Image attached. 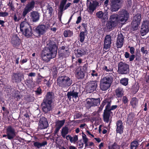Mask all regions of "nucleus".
I'll use <instances>...</instances> for the list:
<instances>
[{
    "instance_id": "nucleus-1",
    "label": "nucleus",
    "mask_w": 149,
    "mask_h": 149,
    "mask_svg": "<svg viewBox=\"0 0 149 149\" xmlns=\"http://www.w3.org/2000/svg\"><path fill=\"white\" fill-rule=\"evenodd\" d=\"M57 47L53 41L49 40L47 42V46L44 53L41 55L42 60L47 62L52 58H54L57 54Z\"/></svg>"
},
{
    "instance_id": "nucleus-2",
    "label": "nucleus",
    "mask_w": 149,
    "mask_h": 149,
    "mask_svg": "<svg viewBox=\"0 0 149 149\" xmlns=\"http://www.w3.org/2000/svg\"><path fill=\"white\" fill-rule=\"evenodd\" d=\"M120 22L117 14H113L110 16L109 20L107 22L106 26L107 29L111 30L117 26Z\"/></svg>"
},
{
    "instance_id": "nucleus-3",
    "label": "nucleus",
    "mask_w": 149,
    "mask_h": 149,
    "mask_svg": "<svg viewBox=\"0 0 149 149\" xmlns=\"http://www.w3.org/2000/svg\"><path fill=\"white\" fill-rule=\"evenodd\" d=\"M57 85L62 88L68 87L72 83V80L66 76H59L57 80Z\"/></svg>"
},
{
    "instance_id": "nucleus-4",
    "label": "nucleus",
    "mask_w": 149,
    "mask_h": 149,
    "mask_svg": "<svg viewBox=\"0 0 149 149\" xmlns=\"http://www.w3.org/2000/svg\"><path fill=\"white\" fill-rule=\"evenodd\" d=\"M80 93L79 88H74L72 91L68 92L67 93V96L70 100H71L72 97L73 101L76 102L79 100V96Z\"/></svg>"
},
{
    "instance_id": "nucleus-5",
    "label": "nucleus",
    "mask_w": 149,
    "mask_h": 149,
    "mask_svg": "<svg viewBox=\"0 0 149 149\" xmlns=\"http://www.w3.org/2000/svg\"><path fill=\"white\" fill-rule=\"evenodd\" d=\"M122 0H112L110 4V10L112 12L118 11L121 7Z\"/></svg>"
},
{
    "instance_id": "nucleus-6",
    "label": "nucleus",
    "mask_w": 149,
    "mask_h": 149,
    "mask_svg": "<svg viewBox=\"0 0 149 149\" xmlns=\"http://www.w3.org/2000/svg\"><path fill=\"white\" fill-rule=\"evenodd\" d=\"M118 72L122 74H126L129 72V65L123 62H120L118 65Z\"/></svg>"
},
{
    "instance_id": "nucleus-7",
    "label": "nucleus",
    "mask_w": 149,
    "mask_h": 149,
    "mask_svg": "<svg viewBox=\"0 0 149 149\" xmlns=\"http://www.w3.org/2000/svg\"><path fill=\"white\" fill-rule=\"evenodd\" d=\"M117 15L120 22H126L129 16V14L127 11L124 9L120 10Z\"/></svg>"
},
{
    "instance_id": "nucleus-8",
    "label": "nucleus",
    "mask_w": 149,
    "mask_h": 149,
    "mask_svg": "<svg viewBox=\"0 0 149 149\" xmlns=\"http://www.w3.org/2000/svg\"><path fill=\"white\" fill-rule=\"evenodd\" d=\"M141 17V15L140 14H138L134 16L131 23L132 28L134 30H136L138 29V26L140 24Z\"/></svg>"
},
{
    "instance_id": "nucleus-9",
    "label": "nucleus",
    "mask_w": 149,
    "mask_h": 149,
    "mask_svg": "<svg viewBox=\"0 0 149 149\" xmlns=\"http://www.w3.org/2000/svg\"><path fill=\"white\" fill-rule=\"evenodd\" d=\"M99 2L96 0H93L92 2H90L89 4H87V11L90 14H92L97 7L99 6Z\"/></svg>"
},
{
    "instance_id": "nucleus-10",
    "label": "nucleus",
    "mask_w": 149,
    "mask_h": 149,
    "mask_svg": "<svg viewBox=\"0 0 149 149\" xmlns=\"http://www.w3.org/2000/svg\"><path fill=\"white\" fill-rule=\"evenodd\" d=\"M48 29V27L44 24L38 26L35 29V32L39 36L42 35L45 33Z\"/></svg>"
},
{
    "instance_id": "nucleus-11",
    "label": "nucleus",
    "mask_w": 149,
    "mask_h": 149,
    "mask_svg": "<svg viewBox=\"0 0 149 149\" xmlns=\"http://www.w3.org/2000/svg\"><path fill=\"white\" fill-rule=\"evenodd\" d=\"M35 2L33 1L28 3L26 6L25 8L24 9L22 16L25 17L26 15L30 12L34 8Z\"/></svg>"
},
{
    "instance_id": "nucleus-12",
    "label": "nucleus",
    "mask_w": 149,
    "mask_h": 149,
    "mask_svg": "<svg viewBox=\"0 0 149 149\" xmlns=\"http://www.w3.org/2000/svg\"><path fill=\"white\" fill-rule=\"evenodd\" d=\"M114 77V76L112 73H109L106 77L102 79L100 82L108 84L109 86H111Z\"/></svg>"
},
{
    "instance_id": "nucleus-13",
    "label": "nucleus",
    "mask_w": 149,
    "mask_h": 149,
    "mask_svg": "<svg viewBox=\"0 0 149 149\" xmlns=\"http://www.w3.org/2000/svg\"><path fill=\"white\" fill-rule=\"evenodd\" d=\"M15 129L11 126H8L6 129V134L7 135V138L9 139H13L15 136Z\"/></svg>"
},
{
    "instance_id": "nucleus-14",
    "label": "nucleus",
    "mask_w": 149,
    "mask_h": 149,
    "mask_svg": "<svg viewBox=\"0 0 149 149\" xmlns=\"http://www.w3.org/2000/svg\"><path fill=\"white\" fill-rule=\"evenodd\" d=\"M97 84L96 81L88 82L87 86V91L89 93H91L96 90Z\"/></svg>"
},
{
    "instance_id": "nucleus-15",
    "label": "nucleus",
    "mask_w": 149,
    "mask_h": 149,
    "mask_svg": "<svg viewBox=\"0 0 149 149\" xmlns=\"http://www.w3.org/2000/svg\"><path fill=\"white\" fill-rule=\"evenodd\" d=\"M148 24L149 22L148 21H145L143 22L140 30L141 35L142 36H145L148 33L149 31Z\"/></svg>"
},
{
    "instance_id": "nucleus-16",
    "label": "nucleus",
    "mask_w": 149,
    "mask_h": 149,
    "mask_svg": "<svg viewBox=\"0 0 149 149\" xmlns=\"http://www.w3.org/2000/svg\"><path fill=\"white\" fill-rule=\"evenodd\" d=\"M49 124L47 118L42 117L40 118L38 124V128L40 129H45L48 126Z\"/></svg>"
},
{
    "instance_id": "nucleus-17",
    "label": "nucleus",
    "mask_w": 149,
    "mask_h": 149,
    "mask_svg": "<svg viewBox=\"0 0 149 149\" xmlns=\"http://www.w3.org/2000/svg\"><path fill=\"white\" fill-rule=\"evenodd\" d=\"M111 36L110 35H106L104 40V48L105 50L109 49L111 43Z\"/></svg>"
},
{
    "instance_id": "nucleus-18",
    "label": "nucleus",
    "mask_w": 149,
    "mask_h": 149,
    "mask_svg": "<svg viewBox=\"0 0 149 149\" xmlns=\"http://www.w3.org/2000/svg\"><path fill=\"white\" fill-rule=\"evenodd\" d=\"M96 15L97 18L104 22H106L108 19V14L102 11L97 12L96 13Z\"/></svg>"
},
{
    "instance_id": "nucleus-19",
    "label": "nucleus",
    "mask_w": 149,
    "mask_h": 149,
    "mask_svg": "<svg viewBox=\"0 0 149 149\" xmlns=\"http://www.w3.org/2000/svg\"><path fill=\"white\" fill-rule=\"evenodd\" d=\"M52 103L43 102L42 103V110L44 112L47 113L52 110L53 108Z\"/></svg>"
},
{
    "instance_id": "nucleus-20",
    "label": "nucleus",
    "mask_w": 149,
    "mask_h": 149,
    "mask_svg": "<svg viewBox=\"0 0 149 149\" xmlns=\"http://www.w3.org/2000/svg\"><path fill=\"white\" fill-rule=\"evenodd\" d=\"M124 37L121 32H119L116 45L118 48H121L123 45Z\"/></svg>"
},
{
    "instance_id": "nucleus-21",
    "label": "nucleus",
    "mask_w": 149,
    "mask_h": 149,
    "mask_svg": "<svg viewBox=\"0 0 149 149\" xmlns=\"http://www.w3.org/2000/svg\"><path fill=\"white\" fill-rule=\"evenodd\" d=\"M116 125L117 133L120 134H122L123 132L124 129V125L122 122L120 120L117 121L116 122Z\"/></svg>"
},
{
    "instance_id": "nucleus-22",
    "label": "nucleus",
    "mask_w": 149,
    "mask_h": 149,
    "mask_svg": "<svg viewBox=\"0 0 149 149\" xmlns=\"http://www.w3.org/2000/svg\"><path fill=\"white\" fill-rule=\"evenodd\" d=\"M112 113L111 111H107L106 110L104 111L103 114V118L104 121L107 123L110 122H111V119H110V115Z\"/></svg>"
},
{
    "instance_id": "nucleus-23",
    "label": "nucleus",
    "mask_w": 149,
    "mask_h": 149,
    "mask_svg": "<svg viewBox=\"0 0 149 149\" xmlns=\"http://www.w3.org/2000/svg\"><path fill=\"white\" fill-rule=\"evenodd\" d=\"M65 120H58L56 123V129L54 132L55 133H57L61 127L64 125Z\"/></svg>"
},
{
    "instance_id": "nucleus-24",
    "label": "nucleus",
    "mask_w": 149,
    "mask_h": 149,
    "mask_svg": "<svg viewBox=\"0 0 149 149\" xmlns=\"http://www.w3.org/2000/svg\"><path fill=\"white\" fill-rule=\"evenodd\" d=\"M31 17L33 22H36L39 19L40 15L38 12L33 11L30 13Z\"/></svg>"
},
{
    "instance_id": "nucleus-25",
    "label": "nucleus",
    "mask_w": 149,
    "mask_h": 149,
    "mask_svg": "<svg viewBox=\"0 0 149 149\" xmlns=\"http://www.w3.org/2000/svg\"><path fill=\"white\" fill-rule=\"evenodd\" d=\"M23 74L18 73V74H14L13 77V79L15 82H19L21 81L22 78L23 77Z\"/></svg>"
},
{
    "instance_id": "nucleus-26",
    "label": "nucleus",
    "mask_w": 149,
    "mask_h": 149,
    "mask_svg": "<svg viewBox=\"0 0 149 149\" xmlns=\"http://www.w3.org/2000/svg\"><path fill=\"white\" fill-rule=\"evenodd\" d=\"M53 98L52 93L50 92H48L43 100V102L52 103Z\"/></svg>"
},
{
    "instance_id": "nucleus-27",
    "label": "nucleus",
    "mask_w": 149,
    "mask_h": 149,
    "mask_svg": "<svg viewBox=\"0 0 149 149\" xmlns=\"http://www.w3.org/2000/svg\"><path fill=\"white\" fill-rule=\"evenodd\" d=\"M31 26L29 24L26 22H22L20 24V31L22 32L26 29H28Z\"/></svg>"
},
{
    "instance_id": "nucleus-28",
    "label": "nucleus",
    "mask_w": 149,
    "mask_h": 149,
    "mask_svg": "<svg viewBox=\"0 0 149 149\" xmlns=\"http://www.w3.org/2000/svg\"><path fill=\"white\" fill-rule=\"evenodd\" d=\"M123 89L121 87H118L115 90L116 95L117 97H120L124 95Z\"/></svg>"
},
{
    "instance_id": "nucleus-29",
    "label": "nucleus",
    "mask_w": 149,
    "mask_h": 149,
    "mask_svg": "<svg viewBox=\"0 0 149 149\" xmlns=\"http://www.w3.org/2000/svg\"><path fill=\"white\" fill-rule=\"evenodd\" d=\"M102 103L104 104V106L106 105L105 109L104 110L109 111L111 107V100L110 99H105L102 101Z\"/></svg>"
},
{
    "instance_id": "nucleus-30",
    "label": "nucleus",
    "mask_w": 149,
    "mask_h": 149,
    "mask_svg": "<svg viewBox=\"0 0 149 149\" xmlns=\"http://www.w3.org/2000/svg\"><path fill=\"white\" fill-rule=\"evenodd\" d=\"M22 32L24 36L27 37H31L33 35L32 29L31 26Z\"/></svg>"
},
{
    "instance_id": "nucleus-31",
    "label": "nucleus",
    "mask_w": 149,
    "mask_h": 149,
    "mask_svg": "<svg viewBox=\"0 0 149 149\" xmlns=\"http://www.w3.org/2000/svg\"><path fill=\"white\" fill-rule=\"evenodd\" d=\"M47 144V142L46 141H44L42 143L35 142L34 143L33 145L36 148L39 149L42 147L45 146Z\"/></svg>"
},
{
    "instance_id": "nucleus-32",
    "label": "nucleus",
    "mask_w": 149,
    "mask_h": 149,
    "mask_svg": "<svg viewBox=\"0 0 149 149\" xmlns=\"http://www.w3.org/2000/svg\"><path fill=\"white\" fill-rule=\"evenodd\" d=\"M85 106L88 109H90L92 107H93L92 98H88L86 99Z\"/></svg>"
},
{
    "instance_id": "nucleus-33",
    "label": "nucleus",
    "mask_w": 149,
    "mask_h": 149,
    "mask_svg": "<svg viewBox=\"0 0 149 149\" xmlns=\"http://www.w3.org/2000/svg\"><path fill=\"white\" fill-rule=\"evenodd\" d=\"M69 129L67 127L65 126L63 127L61 130V135L63 138H65L66 135L68 133Z\"/></svg>"
},
{
    "instance_id": "nucleus-34",
    "label": "nucleus",
    "mask_w": 149,
    "mask_h": 149,
    "mask_svg": "<svg viewBox=\"0 0 149 149\" xmlns=\"http://www.w3.org/2000/svg\"><path fill=\"white\" fill-rule=\"evenodd\" d=\"M111 86H109L108 84L100 82V87L101 90L105 91L107 90Z\"/></svg>"
},
{
    "instance_id": "nucleus-35",
    "label": "nucleus",
    "mask_w": 149,
    "mask_h": 149,
    "mask_svg": "<svg viewBox=\"0 0 149 149\" xmlns=\"http://www.w3.org/2000/svg\"><path fill=\"white\" fill-rule=\"evenodd\" d=\"M65 49V47L64 46H62L61 47H60L59 49H60V52H62L63 53H59L60 56H62L65 57V53H67V54L68 55V51L67 50H64ZM59 51V50H58Z\"/></svg>"
},
{
    "instance_id": "nucleus-36",
    "label": "nucleus",
    "mask_w": 149,
    "mask_h": 149,
    "mask_svg": "<svg viewBox=\"0 0 149 149\" xmlns=\"http://www.w3.org/2000/svg\"><path fill=\"white\" fill-rule=\"evenodd\" d=\"M73 34L72 31L68 29L65 30L63 33L64 36L65 37H70L73 35Z\"/></svg>"
},
{
    "instance_id": "nucleus-37",
    "label": "nucleus",
    "mask_w": 149,
    "mask_h": 149,
    "mask_svg": "<svg viewBox=\"0 0 149 149\" xmlns=\"http://www.w3.org/2000/svg\"><path fill=\"white\" fill-rule=\"evenodd\" d=\"M85 52L82 49H78L75 52L76 57H79L84 54Z\"/></svg>"
},
{
    "instance_id": "nucleus-38",
    "label": "nucleus",
    "mask_w": 149,
    "mask_h": 149,
    "mask_svg": "<svg viewBox=\"0 0 149 149\" xmlns=\"http://www.w3.org/2000/svg\"><path fill=\"white\" fill-rule=\"evenodd\" d=\"M93 101V107L97 106L99 105L100 103V100L99 98H92Z\"/></svg>"
},
{
    "instance_id": "nucleus-39",
    "label": "nucleus",
    "mask_w": 149,
    "mask_h": 149,
    "mask_svg": "<svg viewBox=\"0 0 149 149\" xmlns=\"http://www.w3.org/2000/svg\"><path fill=\"white\" fill-rule=\"evenodd\" d=\"M139 145V143L137 141H134L132 142L131 143V149H136Z\"/></svg>"
},
{
    "instance_id": "nucleus-40",
    "label": "nucleus",
    "mask_w": 149,
    "mask_h": 149,
    "mask_svg": "<svg viewBox=\"0 0 149 149\" xmlns=\"http://www.w3.org/2000/svg\"><path fill=\"white\" fill-rule=\"evenodd\" d=\"M108 148L109 149H120V147L117 143H114L109 146Z\"/></svg>"
},
{
    "instance_id": "nucleus-41",
    "label": "nucleus",
    "mask_w": 149,
    "mask_h": 149,
    "mask_svg": "<svg viewBox=\"0 0 149 149\" xmlns=\"http://www.w3.org/2000/svg\"><path fill=\"white\" fill-rule=\"evenodd\" d=\"M76 76L78 79H82L84 77V74L83 71H80L77 72Z\"/></svg>"
},
{
    "instance_id": "nucleus-42",
    "label": "nucleus",
    "mask_w": 149,
    "mask_h": 149,
    "mask_svg": "<svg viewBox=\"0 0 149 149\" xmlns=\"http://www.w3.org/2000/svg\"><path fill=\"white\" fill-rule=\"evenodd\" d=\"M135 115L132 113H130L128 115L127 118V121L129 122H132L134 120Z\"/></svg>"
},
{
    "instance_id": "nucleus-43",
    "label": "nucleus",
    "mask_w": 149,
    "mask_h": 149,
    "mask_svg": "<svg viewBox=\"0 0 149 149\" xmlns=\"http://www.w3.org/2000/svg\"><path fill=\"white\" fill-rule=\"evenodd\" d=\"M84 32H81L79 35V39L81 42H83L85 39V34Z\"/></svg>"
},
{
    "instance_id": "nucleus-44",
    "label": "nucleus",
    "mask_w": 149,
    "mask_h": 149,
    "mask_svg": "<svg viewBox=\"0 0 149 149\" xmlns=\"http://www.w3.org/2000/svg\"><path fill=\"white\" fill-rule=\"evenodd\" d=\"M67 0H62L61 2L59 8L61 11L64 10V6L66 3Z\"/></svg>"
},
{
    "instance_id": "nucleus-45",
    "label": "nucleus",
    "mask_w": 149,
    "mask_h": 149,
    "mask_svg": "<svg viewBox=\"0 0 149 149\" xmlns=\"http://www.w3.org/2000/svg\"><path fill=\"white\" fill-rule=\"evenodd\" d=\"M128 79L126 78L122 79L120 80V83L122 85L126 86L127 85L128 83Z\"/></svg>"
},
{
    "instance_id": "nucleus-46",
    "label": "nucleus",
    "mask_w": 149,
    "mask_h": 149,
    "mask_svg": "<svg viewBox=\"0 0 149 149\" xmlns=\"http://www.w3.org/2000/svg\"><path fill=\"white\" fill-rule=\"evenodd\" d=\"M138 102L137 99L135 97H134L131 100L130 103L132 105L135 106L137 104Z\"/></svg>"
},
{
    "instance_id": "nucleus-47",
    "label": "nucleus",
    "mask_w": 149,
    "mask_h": 149,
    "mask_svg": "<svg viewBox=\"0 0 149 149\" xmlns=\"http://www.w3.org/2000/svg\"><path fill=\"white\" fill-rule=\"evenodd\" d=\"M19 39L17 38L15 40H12V43L13 45V46L15 47L17 46L19 44Z\"/></svg>"
},
{
    "instance_id": "nucleus-48",
    "label": "nucleus",
    "mask_w": 149,
    "mask_h": 149,
    "mask_svg": "<svg viewBox=\"0 0 149 149\" xmlns=\"http://www.w3.org/2000/svg\"><path fill=\"white\" fill-rule=\"evenodd\" d=\"M82 134H83L82 135V137L83 142L84 143L88 142V139L86 135L85 134H84L83 132L82 133Z\"/></svg>"
},
{
    "instance_id": "nucleus-49",
    "label": "nucleus",
    "mask_w": 149,
    "mask_h": 149,
    "mask_svg": "<svg viewBox=\"0 0 149 149\" xmlns=\"http://www.w3.org/2000/svg\"><path fill=\"white\" fill-rule=\"evenodd\" d=\"M26 82L27 85H31L33 84V81L32 78H29L26 80Z\"/></svg>"
},
{
    "instance_id": "nucleus-50",
    "label": "nucleus",
    "mask_w": 149,
    "mask_h": 149,
    "mask_svg": "<svg viewBox=\"0 0 149 149\" xmlns=\"http://www.w3.org/2000/svg\"><path fill=\"white\" fill-rule=\"evenodd\" d=\"M102 69L103 70H105L107 72L112 71L113 70V69L112 68H108L107 66H104L102 68Z\"/></svg>"
},
{
    "instance_id": "nucleus-51",
    "label": "nucleus",
    "mask_w": 149,
    "mask_h": 149,
    "mask_svg": "<svg viewBox=\"0 0 149 149\" xmlns=\"http://www.w3.org/2000/svg\"><path fill=\"white\" fill-rule=\"evenodd\" d=\"M122 102L124 104H126L128 102V99L126 96H124L122 98Z\"/></svg>"
},
{
    "instance_id": "nucleus-52",
    "label": "nucleus",
    "mask_w": 149,
    "mask_h": 149,
    "mask_svg": "<svg viewBox=\"0 0 149 149\" xmlns=\"http://www.w3.org/2000/svg\"><path fill=\"white\" fill-rule=\"evenodd\" d=\"M8 13L7 12H0V17H6L7 16Z\"/></svg>"
},
{
    "instance_id": "nucleus-53",
    "label": "nucleus",
    "mask_w": 149,
    "mask_h": 149,
    "mask_svg": "<svg viewBox=\"0 0 149 149\" xmlns=\"http://www.w3.org/2000/svg\"><path fill=\"white\" fill-rule=\"evenodd\" d=\"M91 75L93 76V77H94V76H95L96 77H97V76H98V74L97 73L95 72V70H92V72L91 73Z\"/></svg>"
},
{
    "instance_id": "nucleus-54",
    "label": "nucleus",
    "mask_w": 149,
    "mask_h": 149,
    "mask_svg": "<svg viewBox=\"0 0 149 149\" xmlns=\"http://www.w3.org/2000/svg\"><path fill=\"white\" fill-rule=\"evenodd\" d=\"M36 94L37 95H40L42 93V91L41 89L40 88H38L37 90L35 91Z\"/></svg>"
},
{
    "instance_id": "nucleus-55",
    "label": "nucleus",
    "mask_w": 149,
    "mask_h": 149,
    "mask_svg": "<svg viewBox=\"0 0 149 149\" xmlns=\"http://www.w3.org/2000/svg\"><path fill=\"white\" fill-rule=\"evenodd\" d=\"M141 50L143 54H147L148 53V51L145 48L143 47L141 48Z\"/></svg>"
},
{
    "instance_id": "nucleus-56",
    "label": "nucleus",
    "mask_w": 149,
    "mask_h": 149,
    "mask_svg": "<svg viewBox=\"0 0 149 149\" xmlns=\"http://www.w3.org/2000/svg\"><path fill=\"white\" fill-rule=\"evenodd\" d=\"M129 48L130 49V52L132 54H134L135 53V49L134 48L132 47H129Z\"/></svg>"
},
{
    "instance_id": "nucleus-57",
    "label": "nucleus",
    "mask_w": 149,
    "mask_h": 149,
    "mask_svg": "<svg viewBox=\"0 0 149 149\" xmlns=\"http://www.w3.org/2000/svg\"><path fill=\"white\" fill-rule=\"evenodd\" d=\"M47 10L49 11V13L50 15H51L53 11L52 8L51 7H49L47 8Z\"/></svg>"
},
{
    "instance_id": "nucleus-58",
    "label": "nucleus",
    "mask_w": 149,
    "mask_h": 149,
    "mask_svg": "<svg viewBox=\"0 0 149 149\" xmlns=\"http://www.w3.org/2000/svg\"><path fill=\"white\" fill-rule=\"evenodd\" d=\"M78 145L79 146V148H82L84 146V143L81 141H80L78 143Z\"/></svg>"
},
{
    "instance_id": "nucleus-59",
    "label": "nucleus",
    "mask_w": 149,
    "mask_h": 149,
    "mask_svg": "<svg viewBox=\"0 0 149 149\" xmlns=\"http://www.w3.org/2000/svg\"><path fill=\"white\" fill-rule=\"evenodd\" d=\"M104 107V104H103L102 103V102L101 105L99 108L98 110V111L99 112H100L102 110V109Z\"/></svg>"
},
{
    "instance_id": "nucleus-60",
    "label": "nucleus",
    "mask_w": 149,
    "mask_h": 149,
    "mask_svg": "<svg viewBox=\"0 0 149 149\" xmlns=\"http://www.w3.org/2000/svg\"><path fill=\"white\" fill-rule=\"evenodd\" d=\"M74 117V119H75L79 118L81 117V115L79 113H77L75 114Z\"/></svg>"
},
{
    "instance_id": "nucleus-61",
    "label": "nucleus",
    "mask_w": 149,
    "mask_h": 149,
    "mask_svg": "<svg viewBox=\"0 0 149 149\" xmlns=\"http://www.w3.org/2000/svg\"><path fill=\"white\" fill-rule=\"evenodd\" d=\"M135 57V55L133 54H132L129 57V60L130 61H133Z\"/></svg>"
},
{
    "instance_id": "nucleus-62",
    "label": "nucleus",
    "mask_w": 149,
    "mask_h": 149,
    "mask_svg": "<svg viewBox=\"0 0 149 149\" xmlns=\"http://www.w3.org/2000/svg\"><path fill=\"white\" fill-rule=\"evenodd\" d=\"M60 12L58 13V18L60 20H61V17L62 15V12L63 11H61L60 9H59Z\"/></svg>"
},
{
    "instance_id": "nucleus-63",
    "label": "nucleus",
    "mask_w": 149,
    "mask_h": 149,
    "mask_svg": "<svg viewBox=\"0 0 149 149\" xmlns=\"http://www.w3.org/2000/svg\"><path fill=\"white\" fill-rule=\"evenodd\" d=\"M117 107V106L116 105H113L111 107L109 110V111H111V110H113L116 109Z\"/></svg>"
},
{
    "instance_id": "nucleus-64",
    "label": "nucleus",
    "mask_w": 149,
    "mask_h": 149,
    "mask_svg": "<svg viewBox=\"0 0 149 149\" xmlns=\"http://www.w3.org/2000/svg\"><path fill=\"white\" fill-rule=\"evenodd\" d=\"M81 20V16H79L77 18V20L76 22V23L77 24H78L79 23Z\"/></svg>"
}]
</instances>
